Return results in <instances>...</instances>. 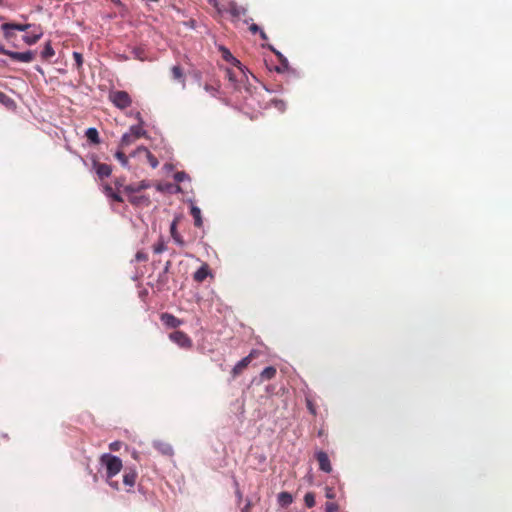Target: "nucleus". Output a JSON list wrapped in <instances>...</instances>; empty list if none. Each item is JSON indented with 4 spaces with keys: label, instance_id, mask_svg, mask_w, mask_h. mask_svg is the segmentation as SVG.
<instances>
[{
    "label": "nucleus",
    "instance_id": "f257e3e1",
    "mask_svg": "<svg viewBox=\"0 0 512 512\" xmlns=\"http://www.w3.org/2000/svg\"><path fill=\"white\" fill-rule=\"evenodd\" d=\"M100 462L106 468V478H107L108 484L112 488L118 490L119 483L117 481H113L112 478L115 475H117L123 467L121 459L117 456L106 453L101 456Z\"/></svg>",
    "mask_w": 512,
    "mask_h": 512
},
{
    "label": "nucleus",
    "instance_id": "f03ea898",
    "mask_svg": "<svg viewBox=\"0 0 512 512\" xmlns=\"http://www.w3.org/2000/svg\"><path fill=\"white\" fill-rule=\"evenodd\" d=\"M110 99L120 109H125L132 103L131 97L126 91H115L110 94Z\"/></svg>",
    "mask_w": 512,
    "mask_h": 512
},
{
    "label": "nucleus",
    "instance_id": "7ed1b4c3",
    "mask_svg": "<svg viewBox=\"0 0 512 512\" xmlns=\"http://www.w3.org/2000/svg\"><path fill=\"white\" fill-rule=\"evenodd\" d=\"M169 339L184 349H190L193 345L191 338L185 332L180 330L170 333Z\"/></svg>",
    "mask_w": 512,
    "mask_h": 512
},
{
    "label": "nucleus",
    "instance_id": "20e7f679",
    "mask_svg": "<svg viewBox=\"0 0 512 512\" xmlns=\"http://www.w3.org/2000/svg\"><path fill=\"white\" fill-rule=\"evenodd\" d=\"M6 55L14 61L30 63L34 60L36 53L33 51L14 52L7 50Z\"/></svg>",
    "mask_w": 512,
    "mask_h": 512
},
{
    "label": "nucleus",
    "instance_id": "39448f33",
    "mask_svg": "<svg viewBox=\"0 0 512 512\" xmlns=\"http://www.w3.org/2000/svg\"><path fill=\"white\" fill-rule=\"evenodd\" d=\"M31 25L30 24H18V23H4L1 29L6 39H11L14 36L13 30L25 31Z\"/></svg>",
    "mask_w": 512,
    "mask_h": 512
},
{
    "label": "nucleus",
    "instance_id": "423d86ee",
    "mask_svg": "<svg viewBox=\"0 0 512 512\" xmlns=\"http://www.w3.org/2000/svg\"><path fill=\"white\" fill-rule=\"evenodd\" d=\"M315 457L318 461L320 470H322L323 472H326V473H330L332 471V466H331L329 457L326 452L318 451L315 454Z\"/></svg>",
    "mask_w": 512,
    "mask_h": 512
},
{
    "label": "nucleus",
    "instance_id": "0eeeda50",
    "mask_svg": "<svg viewBox=\"0 0 512 512\" xmlns=\"http://www.w3.org/2000/svg\"><path fill=\"white\" fill-rule=\"evenodd\" d=\"M253 358L254 351H252L248 356L240 360L232 369L233 377H237L238 375H240L243 372V370L247 368V366L251 363Z\"/></svg>",
    "mask_w": 512,
    "mask_h": 512
},
{
    "label": "nucleus",
    "instance_id": "6e6552de",
    "mask_svg": "<svg viewBox=\"0 0 512 512\" xmlns=\"http://www.w3.org/2000/svg\"><path fill=\"white\" fill-rule=\"evenodd\" d=\"M93 168L95 169L96 174L98 175V177L100 179L107 178L112 173V168L110 165L105 164V163H100L96 160L93 161Z\"/></svg>",
    "mask_w": 512,
    "mask_h": 512
},
{
    "label": "nucleus",
    "instance_id": "1a4fd4ad",
    "mask_svg": "<svg viewBox=\"0 0 512 512\" xmlns=\"http://www.w3.org/2000/svg\"><path fill=\"white\" fill-rule=\"evenodd\" d=\"M228 12L233 19H240L247 15V8L238 5L236 2L229 3Z\"/></svg>",
    "mask_w": 512,
    "mask_h": 512
},
{
    "label": "nucleus",
    "instance_id": "9d476101",
    "mask_svg": "<svg viewBox=\"0 0 512 512\" xmlns=\"http://www.w3.org/2000/svg\"><path fill=\"white\" fill-rule=\"evenodd\" d=\"M128 201L136 207H147L150 205V199L148 196L145 195H129Z\"/></svg>",
    "mask_w": 512,
    "mask_h": 512
},
{
    "label": "nucleus",
    "instance_id": "9b49d317",
    "mask_svg": "<svg viewBox=\"0 0 512 512\" xmlns=\"http://www.w3.org/2000/svg\"><path fill=\"white\" fill-rule=\"evenodd\" d=\"M150 187V184L146 181H141L139 183H136V184H130V185H127V186H124V193L129 196V195H134L135 193L141 191V190H144V189H147Z\"/></svg>",
    "mask_w": 512,
    "mask_h": 512
},
{
    "label": "nucleus",
    "instance_id": "f8f14e48",
    "mask_svg": "<svg viewBox=\"0 0 512 512\" xmlns=\"http://www.w3.org/2000/svg\"><path fill=\"white\" fill-rule=\"evenodd\" d=\"M160 318L163 324L169 328H177L182 324V320L170 313H162Z\"/></svg>",
    "mask_w": 512,
    "mask_h": 512
},
{
    "label": "nucleus",
    "instance_id": "ddd939ff",
    "mask_svg": "<svg viewBox=\"0 0 512 512\" xmlns=\"http://www.w3.org/2000/svg\"><path fill=\"white\" fill-rule=\"evenodd\" d=\"M137 479V472L134 468H126L123 475V483L132 488L134 487Z\"/></svg>",
    "mask_w": 512,
    "mask_h": 512
},
{
    "label": "nucleus",
    "instance_id": "4468645a",
    "mask_svg": "<svg viewBox=\"0 0 512 512\" xmlns=\"http://www.w3.org/2000/svg\"><path fill=\"white\" fill-rule=\"evenodd\" d=\"M177 223H178V217H176L170 225V234L176 244H178L179 246H184L185 241H184L183 237L177 231Z\"/></svg>",
    "mask_w": 512,
    "mask_h": 512
},
{
    "label": "nucleus",
    "instance_id": "2eb2a0df",
    "mask_svg": "<svg viewBox=\"0 0 512 512\" xmlns=\"http://www.w3.org/2000/svg\"><path fill=\"white\" fill-rule=\"evenodd\" d=\"M220 51H221V54H222V57L224 60H226L227 62H230L232 65L238 67L240 69L241 73L244 74V71L241 67L240 61L238 59H236L227 48L220 47Z\"/></svg>",
    "mask_w": 512,
    "mask_h": 512
},
{
    "label": "nucleus",
    "instance_id": "dca6fc26",
    "mask_svg": "<svg viewBox=\"0 0 512 512\" xmlns=\"http://www.w3.org/2000/svg\"><path fill=\"white\" fill-rule=\"evenodd\" d=\"M210 275L209 267L204 263L194 274L193 279L198 283H202Z\"/></svg>",
    "mask_w": 512,
    "mask_h": 512
},
{
    "label": "nucleus",
    "instance_id": "f3484780",
    "mask_svg": "<svg viewBox=\"0 0 512 512\" xmlns=\"http://www.w3.org/2000/svg\"><path fill=\"white\" fill-rule=\"evenodd\" d=\"M154 447H155L156 450H158L163 455H166V456H172L173 455V448L167 442L156 441V442H154Z\"/></svg>",
    "mask_w": 512,
    "mask_h": 512
},
{
    "label": "nucleus",
    "instance_id": "a211bd4d",
    "mask_svg": "<svg viewBox=\"0 0 512 512\" xmlns=\"http://www.w3.org/2000/svg\"><path fill=\"white\" fill-rule=\"evenodd\" d=\"M190 214L193 217L194 225L198 228H201L203 226V220L200 208L195 205H192L190 209Z\"/></svg>",
    "mask_w": 512,
    "mask_h": 512
},
{
    "label": "nucleus",
    "instance_id": "6ab92c4d",
    "mask_svg": "<svg viewBox=\"0 0 512 512\" xmlns=\"http://www.w3.org/2000/svg\"><path fill=\"white\" fill-rule=\"evenodd\" d=\"M293 502V497L289 492H281L278 494V503L282 507H287Z\"/></svg>",
    "mask_w": 512,
    "mask_h": 512
},
{
    "label": "nucleus",
    "instance_id": "aec40b11",
    "mask_svg": "<svg viewBox=\"0 0 512 512\" xmlns=\"http://www.w3.org/2000/svg\"><path fill=\"white\" fill-rule=\"evenodd\" d=\"M85 136L93 144H99L100 143L99 133H98L96 128H93V127L88 128L86 130V132H85Z\"/></svg>",
    "mask_w": 512,
    "mask_h": 512
},
{
    "label": "nucleus",
    "instance_id": "412c9836",
    "mask_svg": "<svg viewBox=\"0 0 512 512\" xmlns=\"http://www.w3.org/2000/svg\"><path fill=\"white\" fill-rule=\"evenodd\" d=\"M277 370L273 366L266 367L260 374L261 380H271L276 376Z\"/></svg>",
    "mask_w": 512,
    "mask_h": 512
},
{
    "label": "nucleus",
    "instance_id": "4be33fe9",
    "mask_svg": "<svg viewBox=\"0 0 512 512\" xmlns=\"http://www.w3.org/2000/svg\"><path fill=\"white\" fill-rule=\"evenodd\" d=\"M139 152L145 153L147 160L152 168H156L159 164L157 158L145 147L138 148Z\"/></svg>",
    "mask_w": 512,
    "mask_h": 512
},
{
    "label": "nucleus",
    "instance_id": "5701e85b",
    "mask_svg": "<svg viewBox=\"0 0 512 512\" xmlns=\"http://www.w3.org/2000/svg\"><path fill=\"white\" fill-rule=\"evenodd\" d=\"M171 74H172L173 79L184 83V73H183L182 68L179 65H175L171 68Z\"/></svg>",
    "mask_w": 512,
    "mask_h": 512
},
{
    "label": "nucleus",
    "instance_id": "b1692460",
    "mask_svg": "<svg viewBox=\"0 0 512 512\" xmlns=\"http://www.w3.org/2000/svg\"><path fill=\"white\" fill-rule=\"evenodd\" d=\"M128 133L133 135L134 139L136 140L143 137L146 134L145 130L140 125L131 126Z\"/></svg>",
    "mask_w": 512,
    "mask_h": 512
},
{
    "label": "nucleus",
    "instance_id": "393cba45",
    "mask_svg": "<svg viewBox=\"0 0 512 512\" xmlns=\"http://www.w3.org/2000/svg\"><path fill=\"white\" fill-rule=\"evenodd\" d=\"M135 141L136 139H134L133 135H131L130 133H125L121 138L120 147L125 148L134 143Z\"/></svg>",
    "mask_w": 512,
    "mask_h": 512
},
{
    "label": "nucleus",
    "instance_id": "a878e982",
    "mask_svg": "<svg viewBox=\"0 0 512 512\" xmlns=\"http://www.w3.org/2000/svg\"><path fill=\"white\" fill-rule=\"evenodd\" d=\"M249 31L252 34L259 33L262 40H267L268 39L267 34L255 23L250 24Z\"/></svg>",
    "mask_w": 512,
    "mask_h": 512
},
{
    "label": "nucleus",
    "instance_id": "bb28decb",
    "mask_svg": "<svg viewBox=\"0 0 512 512\" xmlns=\"http://www.w3.org/2000/svg\"><path fill=\"white\" fill-rule=\"evenodd\" d=\"M41 35H42L41 32H37V33L25 35L23 37V39H24L25 43H27L28 45H32L40 39Z\"/></svg>",
    "mask_w": 512,
    "mask_h": 512
},
{
    "label": "nucleus",
    "instance_id": "cd10ccee",
    "mask_svg": "<svg viewBox=\"0 0 512 512\" xmlns=\"http://www.w3.org/2000/svg\"><path fill=\"white\" fill-rule=\"evenodd\" d=\"M54 54H55V51H54V49L52 48L51 44L48 42V43L45 45V47H44V49H43V51H42V53H41L42 58H44V59H49V58H51L52 56H54Z\"/></svg>",
    "mask_w": 512,
    "mask_h": 512
},
{
    "label": "nucleus",
    "instance_id": "c85d7f7f",
    "mask_svg": "<svg viewBox=\"0 0 512 512\" xmlns=\"http://www.w3.org/2000/svg\"><path fill=\"white\" fill-rule=\"evenodd\" d=\"M304 502H305V505L308 507V508H312L315 506V495L314 493L312 492H308L305 494L304 496Z\"/></svg>",
    "mask_w": 512,
    "mask_h": 512
},
{
    "label": "nucleus",
    "instance_id": "c756f323",
    "mask_svg": "<svg viewBox=\"0 0 512 512\" xmlns=\"http://www.w3.org/2000/svg\"><path fill=\"white\" fill-rule=\"evenodd\" d=\"M116 159L122 164L123 167L128 165V157L122 151H117L115 153Z\"/></svg>",
    "mask_w": 512,
    "mask_h": 512
},
{
    "label": "nucleus",
    "instance_id": "7c9ffc66",
    "mask_svg": "<svg viewBox=\"0 0 512 512\" xmlns=\"http://www.w3.org/2000/svg\"><path fill=\"white\" fill-rule=\"evenodd\" d=\"M166 250V245L163 240H159L153 245V251L156 254H160Z\"/></svg>",
    "mask_w": 512,
    "mask_h": 512
},
{
    "label": "nucleus",
    "instance_id": "2f4dec72",
    "mask_svg": "<svg viewBox=\"0 0 512 512\" xmlns=\"http://www.w3.org/2000/svg\"><path fill=\"white\" fill-rule=\"evenodd\" d=\"M73 59L75 61L76 68L79 70L83 65V56L79 52H73Z\"/></svg>",
    "mask_w": 512,
    "mask_h": 512
},
{
    "label": "nucleus",
    "instance_id": "473e14b6",
    "mask_svg": "<svg viewBox=\"0 0 512 512\" xmlns=\"http://www.w3.org/2000/svg\"><path fill=\"white\" fill-rule=\"evenodd\" d=\"M204 89H205V91H207L211 96L216 97V96H217V93H218V91H219V86H213V85H210V84H205V85H204Z\"/></svg>",
    "mask_w": 512,
    "mask_h": 512
},
{
    "label": "nucleus",
    "instance_id": "72a5a7b5",
    "mask_svg": "<svg viewBox=\"0 0 512 512\" xmlns=\"http://www.w3.org/2000/svg\"><path fill=\"white\" fill-rule=\"evenodd\" d=\"M339 506L334 502H326L325 512H338Z\"/></svg>",
    "mask_w": 512,
    "mask_h": 512
},
{
    "label": "nucleus",
    "instance_id": "f704fd0d",
    "mask_svg": "<svg viewBox=\"0 0 512 512\" xmlns=\"http://www.w3.org/2000/svg\"><path fill=\"white\" fill-rule=\"evenodd\" d=\"M132 53H133V56L135 59H138L141 61L145 60L144 51L142 49L135 48V49H133Z\"/></svg>",
    "mask_w": 512,
    "mask_h": 512
},
{
    "label": "nucleus",
    "instance_id": "c9c22d12",
    "mask_svg": "<svg viewBox=\"0 0 512 512\" xmlns=\"http://www.w3.org/2000/svg\"><path fill=\"white\" fill-rule=\"evenodd\" d=\"M225 74L230 82H232V83L237 82V76H236L235 72H233L231 69H226Z\"/></svg>",
    "mask_w": 512,
    "mask_h": 512
},
{
    "label": "nucleus",
    "instance_id": "e433bc0d",
    "mask_svg": "<svg viewBox=\"0 0 512 512\" xmlns=\"http://www.w3.org/2000/svg\"><path fill=\"white\" fill-rule=\"evenodd\" d=\"M135 258L139 262L146 261L148 259L147 254L142 251H138L135 255Z\"/></svg>",
    "mask_w": 512,
    "mask_h": 512
},
{
    "label": "nucleus",
    "instance_id": "4c0bfd02",
    "mask_svg": "<svg viewBox=\"0 0 512 512\" xmlns=\"http://www.w3.org/2000/svg\"><path fill=\"white\" fill-rule=\"evenodd\" d=\"M110 199H112L115 202L122 203L124 201L123 197L120 195L119 192H115L111 195Z\"/></svg>",
    "mask_w": 512,
    "mask_h": 512
},
{
    "label": "nucleus",
    "instance_id": "58836bf2",
    "mask_svg": "<svg viewBox=\"0 0 512 512\" xmlns=\"http://www.w3.org/2000/svg\"><path fill=\"white\" fill-rule=\"evenodd\" d=\"M103 191L108 198H110L111 195L114 193V190L109 184L103 186Z\"/></svg>",
    "mask_w": 512,
    "mask_h": 512
},
{
    "label": "nucleus",
    "instance_id": "ea45409f",
    "mask_svg": "<svg viewBox=\"0 0 512 512\" xmlns=\"http://www.w3.org/2000/svg\"><path fill=\"white\" fill-rule=\"evenodd\" d=\"M120 448H121V442H119V441L112 442L109 445V449L111 451H118Z\"/></svg>",
    "mask_w": 512,
    "mask_h": 512
},
{
    "label": "nucleus",
    "instance_id": "a19ab883",
    "mask_svg": "<svg viewBox=\"0 0 512 512\" xmlns=\"http://www.w3.org/2000/svg\"><path fill=\"white\" fill-rule=\"evenodd\" d=\"M124 182H125V181H124V179H123V178H117V179L115 180V182H114V183H115V186L117 187V189L122 188V189L124 190V186H126V185L124 184Z\"/></svg>",
    "mask_w": 512,
    "mask_h": 512
},
{
    "label": "nucleus",
    "instance_id": "79ce46f5",
    "mask_svg": "<svg viewBox=\"0 0 512 512\" xmlns=\"http://www.w3.org/2000/svg\"><path fill=\"white\" fill-rule=\"evenodd\" d=\"M270 49L275 53V55L279 58V60L282 62V63H285L287 64V60L286 58H284V56L279 52V51H276L274 48L270 47Z\"/></svg>",
    "mask_w": 512,
    "mask_h": 512
},
{
    "label": "nucleus",
    "instance_id": "37998d69",
    "mask_svg": "<svg viewBox=\"0 0 512 512\" xmlns=\"http://www.w3.org/2000/svg\"><path fill=\"white\" fill-rule=\"evenodd\" d=\"M325 496L328 498V499H333L335 497V492L332 488H329L327 487L326 488V493H325Z\"/></svg>",
    "mask_w": 512,
    "mask_h": 512
},
{
    "label": "nucleus",
    "instance_id": "c03bdc74",
    "mask_svg": "<svg viewBox=\"0 0 512 512\" xmlns=\"http://www.w3.org/2000/svg\"><path fill=\"white\" fill-rule=\"evenodd\" d=\"M184 177H185V173L184 172H177L175 174V180L178 181V182L183 181Z\"/></svg>",
    "mask_w": 512,
    "mask_h": 512
},
{
    "label": "nucleus",
    "instance_id": "a18cd8bd",
    "mask_svg": "<svg viewBox=\"0 0 512 512\" xmlns=\"http://www.w3.org/2000/svg\"><path fill=\"white\" fill-rule=\"evenodd\" d=\"M307 408H308V410H309L313 415H315V414H316V410H315V408H314V406H313L312 402H311V401H309V400L307 401Z\"/></svg>",
    "mask_w": 512,
    "mask_h": 512
},
{
    "label": "nucleus",
    "instance_id": "49530a36",
    "mask_svg": "<svg viewBox=\"0 0 512 512\" xmlns=\"http://www.w3.org/2000/svg\"><path fill=\"white\" fill-rule=\"evenodd\" d=\"M251 505V501H247L246 505L242 508L241 512H250Z\"/></svg>",
    "mask_w": 512,
    "mask_h": 512
},
{
    "label": "nucleus",
    "instance_id": "de8ad7c7",
    "mask_svg": "<svg viewBox=\"0 0 512 512\" xmlns=\"http://www.w3.org/2000/svg\"><path fill=\"white\" fill-rule=\"evenodd\" d=\"M6 52L7 50L2 45H0V53L6 55Z\"/></svg>",
    "mask_w": 512,
    "mask_h": 512
},
{
    "label": "nucleus",
    "instance_id": "09e8293b",
    "mask_svg": "<svg viewBox=\"0 0 512 512\" xmlns=\"http://www.w3.org/2000/svg\"><path fill=\"white\" fill-rule=\"evenodd\" d=\"M208 2L214 7H217V0H208Z\"/></svg>",
    "mask_w": 512,
    "mask_h": 512
},
{
    "label": "nucleus",
    "instance_id": "8fccbe9b",
    "mask_svg": "<svg viewBox=\"0 0 512 512\" xmlns=\"http://www.w3.org/2000/svg\"><path fill=\"white\" fill-rule=\"evenodd\" d=\"M251 20H252L251 18H250V19H245V20H244V22H245L246 24H248V23H249V21H251Z\"/></svg>",
    "mask_w": 512,
    "mask_h": 512
},
{
    "label": "nucleus",
    "instance_id": "3c124183",
    "mask_svg": "<svg viewBox=\"0 0 512 512\" xmlns=\"http://www.w3.org/2000/svg\"><path fill=\"white\" fill-rule=\"evenodd\" d=\"M133 457L136 459L137 458V454L136 452L133 453Z\"/></svg>",
    "mask_w": 512,
    "mask_h": 512
},
{
    "label": "nucleus",
    "instance_id": "603ef678",
    "mask_svg": "<svg viewBox=\"0 0 512 512\" xmlns=\"http://www.w3.org/2000/svg\"><path fill=\"white\" fill-rule=\"evenodd\" d=\"M238 494V497L241 499L242 495L240 492L237 493Z\"/></svg>",
    "mask_w": 512,
    "mask_h": 512
}]
</instances>
